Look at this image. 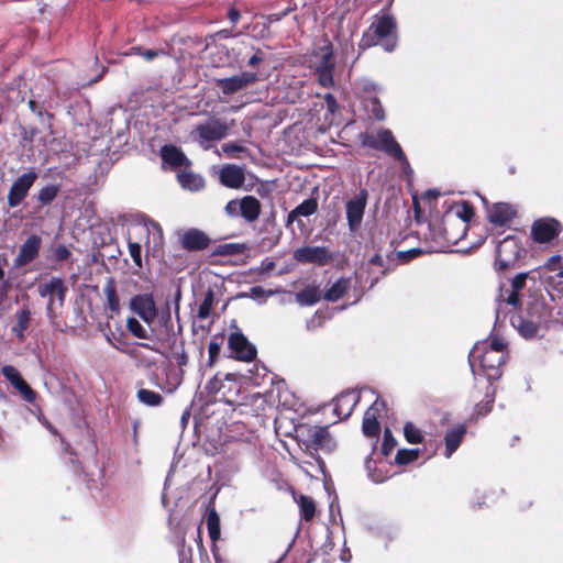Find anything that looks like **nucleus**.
Wrapping results in <instances>:
<instances>
[{"mask_svg": "<svg viewBox=\"0 0 563 563\" xmlns=\"http://www.w3.org/2000/svg\"><path fill=\"white\" fill-rule=\"evenodd\" d=\"M373 19L368 30L363 33L358 47L364 51L379 44L386 53L394 52L398 43L396 19L386 10H382Z\"/></svg>", "mask_w": 563, "mask_h": 563, "instance_id": "f257e3e1", "label": "nucleus"}, {"mask_svg": "<svg viewBox=\"0 0 563 563\" xmlns=\"http://www.w3.org/2000/svg\"><path fill=\"white\" fill-rule=\"evenodd\" d=\"M360 141L363 146L382 151L399 162L404 170L410 169L409 162L390 130L379 129L375 133H361Z\"/></svg>", "mask_w": 563, "mask_h": 563, "instance_id": "f03ea898", "label": "nucleus"}, {"mask_svg": "<svg viewBox=\"0 0 563 563\" xmlns=\"http://www.w3.org/2000/svg\"><path fill=\"white\" fill-rule=\"evenodd\" d=\"M52 114L48 112H42L37 110V128L40 125L43 126V136L41 139H37V147L40 146V143L45 147V155L44 159L48 161L52 156H60L64 155L67 152V144L66 142L60 139L53 136V130H52ZM40 130L37 129V133ZM38 157L42 156V150H38Z\"/></svg>", "mask_w": 563, "mask_h": 563, "instance_id": "7ed1b4c3", "label": "nucleus"}, {"mask_svg": "<svg viewBox=\"0 0 563 563\" xmlns=\"http://www.w3.org/2000/svg\"><path fill=\"white\" fill-rule=\"evenodd\" d=\"M67 286L65 280L60 277H51L43 282L38 287V295L45 300L47 317L53 320L60 311Z\"/></svg>", "mask_w": 563, "mask_h": 563, "instance_id": "20e7f679", "label": "nucleus"}, {"mask_svg": "<svg viewBox=\"0 0 563 563\" xmlns=\"http://www.w3.org/2000/svg\"><path fill=\"white\" fill-rule=\"evenodd\" d=\"M314 71L318 82L324 88L334 86L333 71L336 65L334 57V49L331 42L324 41L322 46H319L313 52Z\"/></svg>", "mask_w": 563, "mask_h": 563, "instance_id": "39448f33", "label": "nucleus"}, {"mask_svg": "<svg viewBox=\"0 0 563 563\" xmlns=\"http://www.w3.org/2000/svg\"><path fill=\"white\" fill-rule=\"evenodd\" d=\"M229 134V125L224 120L211 118L196 125L191 132V137L200 147L208 151L214 143L223 140Z\"/></svg>", "mask_w": 563, "mask_h": 563, "instance_id": "423d86ee", "label": "nucleus"}, {"mask_svg": "<svg viewBox=\"0 0 563 563\" xmlns=\"http://www.w3.org/2000/svg\"><path fill=\"white\" fill-rule=\"evenodd\" d=\"M523 252L519 238L516 235L506 236L496 246L495 271L501 273L515 268Z\"/></svg>", "mask_w": 563, "mask_h": 563, "instance_id": "0eeeda50", "label": "nucleus"}, {"mask_svg": "<svg viewBox=\"0 0 563 563\" xmlns=\"http://www.w3.org/2000/svg\"><path fill=\"white\" fill-rule=\"evenodd\" d=\"M368 192L361 189L345 203V214L350 233L354 234L361 229L365 209L367 206Z\"/></svg>", "mask_w": 563, "mask_h": 563, "instance_id": "6e6552de", "label": "nucleus"}, {"mask_svg": "<svg viewBox=\"0 0 563 563\" xmlns=\"http://www.w3.org/2000/svg\"><path fill=\"white\" fill-rule=\"evenodd\" d=\"M539 278V274L536 269L525 273L517 274L511 279V289L507 291V297L503 300L514 307V308H520L521 307V299H520V291L525 288H527L529 285L531 287H536L537 282Z\"/></svg>", "mask_w": 563, "mask_h": 563, "instance_id": "1a4fd4ad", "label": "nucleus"}, {"mask_svg": "<svg viewBox=\"0 0 563 563\" xmlns=\"http://www.w3.org/2000/svg\"><path fill=\"white\" fill-rule=\"evenodd\" d=\"M130 310L151 325L157 317V308L152 294H139L131 298Z\"/></svg>", "mask_w": 563, "mask_h": 563, "instance_id": "9d476101", "label": "nucleus"}, {"mask_svg": "<svg viewBox=\"0 0 563 563\" xmlns=\"http://www.w3.org/2000/svg\"><path fill=\"white\" fill-rule=\"evenodd\" d=\"M228 345L232 356L239 361L251 362L256 357L255 345L239 330L229 335Z\"/></svg>", "mask_w": 563, "mask_h": 563, "instance_id": "9b49d317", "label": "nucleus"}, {"mask_svg": "<svg viewBox=\"0 0 563 563\" xmlns=\"http://www.w3.org/2000/svg\"><path fill=\"white\" fill-rule=\"evenodd\" d=\"M256 80L257 75L255 73L242 71L241 74L232 77L216 79V86L223 95H233L245 89Z\"/></svg>", "mask_w": 563, "mask_h": 563, "instance_id": "f8f14e48", "label": "nucleus"}, {"mask_svg": "<svg viewBox=\"0 0 563 563\" xmlns=\"http://www.w3.org/2000/svg\"><path fill=\"white\" fill-rule=\"evenodd\" d=\"M561 232V224L553 218H541L531 225V235L537 243H548Z\"/></svg>", "mask_w": 563, "mask_h": 563, "instance_id": "ddd939ff", "label": "nucleus"}, {"mask_svg": "<svg viewBox=\"0 0 563 563\" xmlns=\"http://www.w3.org/2000/svg\"><path fill=\"white\" fill-rule=\"evenodd\" d=\"M181 247L188 252H199L209 247L211 239L202 230L191 228L178 233Z\"/></svg>", "mask_w": 563, "mask_h": 563, "instance_id": "4468645a", "label": "nucleus"}, {"mask_svg": "<svg viewBox=\"0 0 563 563\" xmlns=\"http://www.w3.org/2000/svg\"><path fill=\"white\" fill-rule=\"evenodd\" d=\"M506 362L505 353H496L494 351H485L479 360L481 367L492 385V382L497 380L501 376L500 367Z\"/></svg>", "mask_w": 563, "mask_h": 563, "instance_id": "2eb2a0df", "label": "nucleus"}, {"mask_svg": "<svg viewBox=\"0 0 563 563\" xmlns=\"http://www.w3.org/2000/svg\"><path fill=\"white\" fill-rule=\"evenodd\" d=\"M292 257L299 263L324 265L331 260L325 246H303L294 251Z\"/></svg>", "mask_w": 563, "mask_h": 563, "instance_id": "dca6fc26", "label": "nucleus"}, {"mask_svg": "<svg viewBox=\"0 0 563 563\" xmlns=\"http://www.w3.org/2000/svg\"><path fill=\"white\" fill-rule=\"evenodd\" d=\"M3 377L16 389L27 402L35 401V391L22 377L21 373L12 365H4L1 369Z\"/></svg>", "mask_w": 563, "mask_h": 563, "instance_id": "f3484780", "label": "nucleus"}, {"mask_svg": "<svg viewBox=\"0 0 563 563\" xmlns=\"http://www.w3.org/2000/svg\"><path fill=\"white\" fill-rule=\"evenodd\" d=\"M386 409V404L383 399L376 398L373 405L365 411L362 430L366 437H377L380 430L377 416Z\"/></svg>", "mask_w": 563, "mask_h": 563, "instance_id": "a211bd4d", "label": "nucleus"}, {"mask_svg": "<svg viewBox=\"0 0 563 563\" xmlns=\"http://www.w3.org/2000/svg\"><path fill=\"white\" fill-rule=\"evenodd\" d=\"M487 218L496 227H506L515 217L516 209L507 202L486 206Z\"/></svg>", "mask_w": 563, "mask_h": 563, "instance_id": "6ab92c4d", "label": "nucleus"}, {"mask_svg": "<svg viewBox=\"0 0 563 563\" xmlns=\"http://www.w3.org/2000/svg\"><path fill=\"white\" fill-rule=\"evenodd\" d=\"M361 399L360 391L356 389H346L342 391L336 398L334 404V413L340 419H346L351 416L353 409Z\"/></svg>", "mask_w": 563, "mask_h": 563, "instance_id": "aec40b11", "label": "nucleus"}, {"mask_svg": "<svg viewBox=\"0 0 563 563\" xmlns=\"http://www.w3.org/2000/svg\"><path fill=\"white\" fill-rule=\"evenodd\" d=\"M35 180V172H29L21 177H19L12 185L9 196L8 202L11 207H16L21 203L23 198L26 196L30 187Z\"/></svg>", "mask_w": 563, "mask_h": 563, "instance_id": "412c9836", "label": "nucleus"}, {"mask_svg": "<svg viewBox=\"0 0 563 563\" xmlns=\"http://www.w3.org/2000/svg\"><path fill=\"white\" fill-rule=\"evenodd\" d=\"M512 327L519 332L525 339H534L538 335L541 323L527 316H514L510 319Z\"/></svg>", "mask_w": 563, "mask_h": 563, "instance_id": "4be33fe9", "label": "nucleus"}, {"mask_svg": "<svg viewBox=\"0 0 563 563\" xmlns=\"http://www.w3.org/2000/svg\"><path fill=\"white\" fill-rule=\"evenodd\" d=\"M219 178L228 188H240L245 180L244 169L236 165H225L221 168Z\"/></svg>", "mask_w": 563, "mask_h": 563, "instance_id": "5701e85b", "label": "nucleus"}, {"mask_svg": "<svg viewBox=\"0 0 563 563\" xmlns=\"http://www.w3.org/2000/svg\"><path fill=\"white\" fill-rule=\"evenodd\" d=\"M106 296L104 312L109 319L120 313V300L117 294V286L113 278H108L103 287Z\"/></svg>", "mask_w": 563, "mask_h": 563, "instance_id": "b1692460", "label": "nucleus"}, {"mask_svg": "<svg viewBox=\"0 0 563 563\" xmlns=\"http://www.w3.org/2000/svg\"><path fill=\"white\" fill-rule=\"evenodd\" d=\"M174 358L177 362L179 369L178 371H168L167 372V385L162 387L163 390L172 394L174 393L183 382L184 371L183 367L187 365L188 357L187 354L181 351L180 353H175Z\"/></svg>", "mask_w": 563, "mask_h": 563, "instance_id": "393cba45", "label": "nucleus"}, {"mask_svg": "<svg viewBox=\"0 0 563 563\" xmlns=\"http://www.w3.org/2000/svg\"><path fill=\"white\" fill-rule=\"evenodd\" d=\"M159 154L163 163L174 168L187 166L190 164L184 152L179 147L172 144L164 145L161 148Z\"/></svg>", "mask_w": 563, "mask_h": 563, "instance_id": "a878e982", "label": "nucleus"}, {"mask_svg": "<svg viewBox=\"0 0 563 563\" xmlns=\"http://www.w3.org/2000/svg\"><path fill=\"white\" fill-rule=\"evenodd\" d=\"M465 433H466V426L463 423L455 424L452 428L448 429V431L445 432V437H444V442H445L444 456L446 459H450L452 456V454L457 450Z\"/></svg>", "mask_w": 563, "mask_h": 563, "instance_id": "bb28decb", "label": "nucleus"}, {"mask_svg": "<svg viewBox=\"0 0 563 563\" xmlns=\"http://www.w3.org/2000/svg\"><path fill=\"white\" fill-rule=\"evenodd\" d=\"M35 260V233L27 236L13 261V268L20 269Z\"/></svg>", "mask_w": 563, "mask_h": 563, "instance_id": "cd10ccee", "label": "nucleus"}, {"mask_svg": "<svg viewBox=\"0 0 563 563\" xmlns=\"http://www.w3.org/2000/svg\"><path fill=\"white\" fill-rule=\"evenodd\" d=\"M240 216L247 222H254L261 214V202L254 196H245L241 199Z\"/></svg>", "mask_w": 563, "mask_h": 563, "instance_id": "c85d7f7f", "label": "nucleus"}, {"mask_svg": "<svg viewBox=\"0 0 563 563\" xmlns=\"http://www.w3.org/2000/svg\"><path fill=\"white\" fill-rule=\"evenodd\" d=\"M369 533L376 538L391 541L398 533V527L387 520H378L367 527Z\"/></svg>", "mask_w": 563, "mask_h": 563, "instance_id": "c756f323", "label": "nucleus"}, {"mask_svg": "<svg viewBox=\"0 0 563 563\" xmlns=\"http://www.w3.org/2000/svg\"><path fill=\"white\" fill-rule=\"evenodd\" d=\"M526 316L542 323L551 317V310L543 298H533L527 305Z\"/></svg>", "mask_w": 563, "mask_h": 563, "instance_id": "7c9ffc66", "label": "nucleus"}, {"mask_svg": "<svg viewBox=\"0 0 563 563\" xmlns=\"http://www.w3.org/2000/svg\"><path fill=\"white\" fill-rule=\"evenodd\" d=\"M302 435H305L303 441L307 446H311L313 449L323 446L329 440V432L327 431V428L320 426L307 428L306 433L302 432Z\"/></svg>", "mask_w": 563, "mask_h": 563, "instance_id": "2f4dec72", "label": "nucleus"}, {"mask_svg": "<svg viewBox=\"0 0 563 563\" xmlns=\"http://www.w3.org/2000/svg\"><path fill=\"white\" fill-rule=\"evenodd\" d=\"M207 529H208L209 537L213 543L212 552H213L214 559L217 561L218 556H217V552H216L217 551L216 542L220 539L221 529H220L219 514L217 512V510L213 507L208 508V511H207Z\"/></svg>", "mask_w": 563, "mask_h": 563, "instance_id": "473e14b6", "label": "nucleus"}, {"mask_svg": "<svg viewBox=\"0 0 563 563\" xmlns=\"http://www.w3.org/2000/svg\"><path fill=\"white\" fill-rule=\"evenodd\" d=\"M140 229L142 232L147 234V239L145 245L148 246L151 243V239L154 243V246H161L163 243V230L161 225L151 219L144 220L143 223L140 224Z\"/></svg>", "mask_w": 563, "mask_h": 563, "instance_id": "72a5a7b5", "label": "nucleus"}, {"mask_svg": "<svg viewBox=\"0 0 563 563\" xmlns=\"http://www.w3.org/2000/svg\"><path fill=\"white\" fill-rule=\"evenodd\" d=\"M177 179L184 189L194 192L202 190L206 185L202 176L191 172L179 173Z\"/></svg>", "mask_w": 563, "mask_h": 563, "instance_id": "f704fd0d", "label": "nucleus"}, {"mask_svg": "<svg viewBox=\"0 0 563 563\" xmlns=\"http://www.w3.org/2000/svg\"><path fill=\"white\" fill-rule=\"evenodd\" d=\"M369 263L382 267L383 276L394 272L398 266V262L395 258V252L388 253L386 256L375 254L371 257Z\"/></svg>", "mask_w": 563, "mask_h": 563, "instance_id": "c9c22d12", "label": "nucleus"}, {"mask_svg": "<svg viewBox=\"0 0 563 563\" xmlns=\"http://www.w3.org/2000/svg\"><path fill=\"white\" fill-rule=\"evenodd\" d=\"M350 288V279L339 278L335 283L324 292V299L330 302L338 301Z\"/></svg>", "mask_w": 563, "mask_h": 563, "instance_id": "e433bc0d", "label": "nucleus"}, {"mask_svg": "<svg viewBox=\"0 0 563 563\" xmlns=\"http://www.w3.org/2000/svg\"><path fill=\"white\" fill-rule=\"evenodd\" d=\"M321 294L317 287L309 286L296 294V301L302 306H312L320 300Z\"/></svg>", "mask_w": 563, "mask_h": 563, "instance_id": "4c0bfd02", "label": "nucleus"}, {"mask_svg": "<svg viewBox=\"0 0 563 563\" xmlns=\"http://www.w3.org/2000/svg\"><path fill=\"white\" fill-rule=\"evenodd\" d=\"M62 187V180L54 181L52 184H46L43 186L38 192H37V201H40L43 205L51 203L59 192Z\"/></svg>", "mask_w": 563, "mask_h": 563, "instance_id": "58836bf2", "label": "nucleus"}, {"mask_svg": "<svg viewBox=\"0 0 563 563\" xmlns=\"http://www.w3.org/2000/svg\"><path fill=\"white\" fill-rule=\"evenodd\" d=\"M137 400L147 407H159L163 404V397L161 394L141 388L136 393Z\"/></svg>", "mask_w": 563, "mask_h": 563, "instance_id": "ea45409f", "label": "nucleus"}, {"mask_svg": "<svg viewBox=\"0 0 563 563\" xmlns=\"http://www.w3.org/2000/svg\"><path fill=\"white\" fill-rule=\"evenodd\" d=\"M247 250V246L245 244L241 243H224L218 245L214 251L213 255L216 256H232V255H241Z\"/></svg>", "mask_w": 563, "mask_h": 563, "instance_id": "a19ab883", "label": "nucleus"}, {"mask_svg": "<svg viewBox=\"0 0 563 563\" xmlns=\"http://www.w3.org/2000/svg\"><path fill=\"white\" fill-rule=\"evenodd\" d=\"M31 319V312L27 309H22L16 312V324L12 327V332L22 340L24 336V331L26 330L29 322Z\"/></svg>", "mask_w": 563, "mask_h": 563, "instance_id": "79ce46f5", "label": "nucleus"}, {"mask_svg": "<svg viewBox=\"0 0 563 563\" xmlns=\"http://www.w3.org/2000/svg\"><path fill=\"white\" fill-rule=\"evenodd\" d=\"M450 211L454 212V216L460 219L462 222L467 223L474 216V209L472 205L467 201H462L460 203L451 207Z\"/></svg>", "mask_w": 563, "mask_h": 563, "instance_id": "37998d69", "label": "nucleus"}, {"mask_svg": "<svg viewBox=\"0 0 563 563\" xmlns=\"http://www.w3.org/2000/svg\"><path fill=\"white\" fill-rule=\"evenodd\" d=\"M419 455H420L419 449H401V450H398V452L395 456V462L398 465H407V464L418 460Z\"/></svg>", "mask_w": 563, "mask_h": 563, "instance_id": "c03bdc74", "label": "nucleus"}, {"mask_svg": "<svg viewBox=\"0 0 563 563\" xmlns=\"http://www.w3.org/2000/svg\"><path fill=\"white\" fill-rule=\"evenodd\" d=\"M404 437L411 444H419L423 441L421 430L412 422H407L404 427Z\"/></svg>", "mask_w": 563, "mask_h": 563, "instance_id": "a18cd8bd", "label": "nucleus"}, {"mask_svg": "<svg viewBox=\"0 0 563 563\" xmlns=\"http://www.w3.org/2000/svg\"><path fill=\"white\" fill-rule=\"evenodd\" d=\"M318 209V202L314 198H309L299 203L295 209H292V213L299 214V217H309L313 214Z\"/></svg>", "mask_w": 563, "mask_h": 563, "instance_id": "49530a36", "label": "nucleus"}, {"mask_svg": "<svg viewBox=\"0 0 563 563\" xmlns=\"http://www.w3.org/2000/svg\"><path fill=\"white\" fill-rule=\"evenodd\" d=\"M299 508L301 518L306 521H309L313 518L316 512V506L312 498L307 496H300L299 498Z\"/></svg>", "mask_w": 563, "mask_h": 563, "instance_id": "de8ad7c7", "label": "nucleus"}, {"mask_svg": "<svg viewBox=\"0 0 563 563\" xmlns=\"http://www.w3.org/2000/svg\"><path fill=\"white\" fill-rule=\"evenodd\" d=\"M126 329L129 330V332L137 338V339H148L150 338V334L148 332L146 331V329L140 323V321L137 319H135L134 317H130L128 318L126 320Z\"/></svg>", "mask_w": 563, "mask_h": 563, "instance_id": "09e8293b", "label": "nucleus"}, {"mask_svg": "<svg viewBox=\"0 0 563 563\" xmlns=\"http://www.w3.org/2000/svg\"><path fill=\"white\" fill-rule=\"evenodd\" d=\"M242 45L244 46L245 49L252 51V55L249 57L246 62L249 67L256 68L262 62H264L265 53L262 48L254 47L253 45L246 44L244 42H242Z\"/></svg>", "mask_w": 563, "mask_h": 563, "instance_id": "8fccbe9b", "label": "nucleus"}, {"mask_svg": "<svg viewBox=\"0 0 563 563\" xmlns=\"http://www.w3.org/2000/svg\"><path fill=\"white\" fill-rule=\"evenodd\" d=\"M213 301H214V294L212 290H208L207 294L205 295L203 300L201 301V303L199 305V308H198L197 316L199 319L205 320V319L209 318Z\"/></svg>", "mask_w": 563, "mask_h": 563, "instance_id": "3c124183", "label": "nucleus"}, {"mask_svg": "<svg viewBox=\"0 0 563 563\" xmlns=\"http://www.w3.org/2000/svg\"><path fill=\"white\" fill-rule=\"evenodd\" d=\"M495 401V390L493 389L492 393L487 391L486 399L483 401H479L475 406V415L476 417H484L487 413L490 412L493 408V404Z\"/></svg>", "mask_w": 563, "mask_h": 563, "instance_id": "603ef678", "label": "nucleus"}, {"mask_svg": "<svg viewBox=\"0 0 563 563\" xmlns=\"http://www.w3.org/2000/svg\"><path fill=\"white\" fill-rule=\"evenodd\" d=\"M279 289H264L261 286H254L250 289V295L254 300H258L261 303L265 302L267 297L274 296L275 294L280 292Z\"/></svg>", "mask_w": 563, "mask_h": 563, "instance_id": "864d4df0", "label": "nucleus"}, {"mask_svg": "<svg viewBox=\"0 0 563 563\" xmlns=\"http://www.w3.org/2000/svg\"><path fill=\"white\" fill-rule=\"evenodd\" d=\"M423 253L422 249L413 247L407 251H398L395 252V258L398 262V265L406 264L410 262L411 260L418 257Z\"/></svg>", "mask_w": 563, "mask_h": 563, "instance_id": "5fc2aeb1", "label": "nucleus"}, {"mask_svg": "<svg viewBox=\"0 0 563 563\" xmlns=\"http://www.w3.org/2000/svg\"><path fill=\"white\" fill-rule=\"evenodd\" d=\"M166 53L163 49H143L141 47H132L130 49V53H128L126 55H139L142 56L145 60L151 62L154 58L163 56Z\"/></svg>", "mask_w": 563, "mask_h": 563, "instance_id": "6e6d98bb", "label": "nucleus"}, {"mask_svg": "<svg viewBox=\"0 0 563 563\" xmlns=\"http://www.w3.org/2000/svg\"><path fill=\"white\" fill-rule=\"evenodd\" d=\"M48 257L62 262L69 257L70 251L65 246L60 244H53L49 246L48 251Z\"/></svg>", "mask_w": 563, "mask_h": 563, "instance_id": "4d7b16f0", "label": "nucleus"}, {"mask_svg": "<svg viewBox=\"0 0 563 563\" xmlns=\"http://www.w3.org/2000/svg\"><path fill=\"white\" fill-rule=\"evenodd\" d=\"M397 445V441L393 435V432L389 428H386L384 430V437H383V443H382V454L384 456H388L389 453L394 450V448Z\"/></svg>", "mask_w": 563, "mask_h": 563, "instance_id": "13d9d810", "label": "nucleus"}, {"mask_svg": "<svg viewBox=\"0 0 563 563\" xmlns=\"http://www.w3.org/2000/svg\"><path fill=\"white\" fill-rule=\"evenodd\" d=\"M129 253L131 258L133 260V263L135 266L141 268L143 266L142 264V246L137 242H131L129 241Z\"/></svg>", "mask_w": 563, "mask_h": 563, "instance_id": "bf43d9fd", "label": "nucleus"}, {"mask_svg": "<svg viewBox=\"0 0 563 563\" xmlns=\"http://www.w3.org/2000/svg\"><path fill=\"white\" fill-rule=\"evenodd\" d=\"M43 385L46 387V389L53 394L56 393L60 386L59 380L57 377L49 372H45L42 375Z\"/></svg>", "mask_w": 563, "mask_h": 563, "instance_id": "052dcab7", "label": "nucleus"}, {"mask_svg": "<svg viewBox=\"0 0 563 563\" xmlns=\"http://www.w3.org/2000/svg\"><path fill=\"white\" fill-rule=\"evenodd\" d=\"M223 387L224 386H223L222 379L219 375H216L212 379H210L206 384V389L209 394H212V395L221 394L222 397L225 396V394L221 391Z\"/></svg>", "mask_w": 563, "mask_h": 563, "instance_id": "680f3d73", "label": "nucleus"}, {"mask_svg": "<svg viewBox=\"0 0 563 563\" xmlns=\"http://www.w3.org/2000/svg\"><path fill=\"white\" fill-rule=\"evenodd\" d=\"M240 206H241V200H238V199L230 200L224 207V211H225L227 216L230 218L240 217V208H241Z\"/></svg>", "mask_w": 563, "mask_h": 563, "instance_id": "e2e57ef3", "label": "nucleus"}, {"mask_svg": "<svg viewBox=\"0 0 563 563\" xmlns=\"http://www.w3.org/2000/svg\"><path fill=\"white\" fill-rule=\"evenodd\" d=\"M192 550L190 547H186L183 541L181 545L178 549V560L179 563H191Z\"/></svg>", "mask_w": 563, "mask_h": 563, "instance_id": "0e129e2a", "label": "nucleus"}, {"mask_svg": "<svg viewBox=\"0 0 563 563\" xmlns=\"http://www.w3.org/2000/svg\"><path fill=\"white\" fill-rule=\"evenodd\" d=\"M221 150L227 155H235L245 152V147L235 143H225L221 146Z\"/></svg>", "mask_w": 563, "mask_h": 563, "instance_id": "69168bd1", "label": "nucleus"}, {"mask_svg": "<svg viewBox=\"0 0 563 563\" xmlns=\"http://www.w3.org/2000/svg\"><path fill=\"white\" fill-rule=\"evenodd\" d=\"M506 342L500 338H494L486 351H494L496 353H505Z\"/></svg>", "mask_w": 563, "mask_h": 563, "instance_id": "338daca9", "label": "nucleus"}, {"mask_svg": "<svg viewBox=\"0 0 563 563\" xmlns=\"http://www.w3.org/2000/svg\"><path fill=\"white\" fill-rule=\"evenodd\" d=\"M221 346L218 342L211 341L208 345L209 363L212 364L220 354Z\"/></svg>", "mask_w": 563, "mask_h": 563, "instance_id": "774afa93", "label": "nucleus"}]
</instances>
